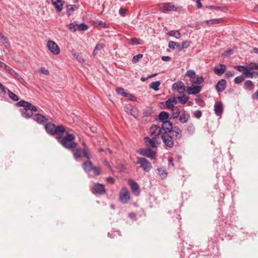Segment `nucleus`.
<instances>
[{
    "mask_svg": "<svg viewBox=\"0 0 258 258\" xmlns=\"http://www.w3.org/2000/svg\"><path fill=\"white\" fill-rule=\"evenodd\" d=\"M17 105L24 107L23 108L21 109L20 110L22 116L25 118H29L31 117H33V111H36L37 110L36 106L24 100L18 102Z\"/></svg>",
    "mask_w": 258,
    "mask_h": 258,
    "instance_id": "1",
    "label": "nucleus"
},
{
    "mask_svg": "<svg viewBox=\"0 0 258 258\" xmlns=\"http://www.w3.org/2000/svg\"><path fill=\"white\" fill-rule=\"evenodd\" d=\"M83 147L82 148H73L72 150L73 156L75 160H77L81 157L84 156L88 159L91 158L90 151L88 146L84 143H82Z\"/></svg>",
    "mask_w": 258,
    "mask_h": 258,
    "instance_id": "2",
    "label": "nucleus"
},
{
    "mask_svg": "<svg viewBox=\"0 0 258 258\" xmlns=\"http://www.w3.org/2000/svg\"><path fill=\"white\" fill-rule=\"evenodd\" d=\"M45 128L48 134L52 135H59L65 132V128L63 125L56 126L54 124L51 122L46 123L45 125Z\"/></svg>",
    "mask_w": 258,
    "mask_h": 258,
    "instance_id": "3",
    "label": "nucleus"
},
{
    "mask_svg": "<svg viewBox=\"0 0 258 258\" xmlns=\"http://www.w3.org/2000/svg\"><path fill=\"white\" fill-rule=\"evenodd\" d=\"M159 138L153 137L150 138L146 137L144 138V141L146 146L150 149H153L156 147V145L159 144Z\"/></svg>",
    "mask_w": 258,
    "mask_h": 258,
    "instance_id": "4",
    "label": "nucleus"
},
{
    "mask_svg": "<svg viewBox=\"0 0 258 258\" xmlns=\"http://www.w3.org/2000/svg\"><path fill=\"white\" fill-rule=\"evenodd\" d=\"M137 163L140 165L144 171L149 172L152 167V165L146 159L142 157L137 158Z\"/></svg>",
    "mask_w": 258,
    "mask_h": 258,
    "instance_id": "5",
    "label": "nucleus"
},
{
    "mask_svg": "<svg viewBox=\"0 0 258 258\" xmlns=\"http://www.w3.org/2000/svg\"><path fill=\"white\" fill-rule=\"evenodd\" d=\"M0 68L5 70L9 74H10L11 76L15 77L20 81L21 80H23L22 77H21L13 69L10 68L9 66H8L5 63L0 61Z\"/></svg>",
    "mask_w": 258,
    "mask_h": 258,
    "instance_id": "6",
    "label": "nucleus"
},
{
    "mask_svg": "<svg viewBox=\"0 0 258 258\" xmlns=\"http://www.w3.org/2000/svg\"><path fill=\"white\" fill-rule=\"evenodd\" d=\"M48 50L53 54L58 55L60 53V48L58 45L52 40H48L46 44Z\"/></svg>",
    "mask_w": 258,
    "mask_h": 258,
    "instance_id": "7",
    "label": "nucleus"
},
{
    "mask_svg": "<svg viewBox=\"0 0 258 258\" xmlns=\"http://www.w3.org/2000/svg\"><path fill=\"white\" fill-rule=\"evenodd\" d=\"M161 138L164 144L169 148H172L174 145L173 137L167 133H163Z\"/></svg>",
    "mask_w": 258,
    "mask_h": 258,
    "instance_id": "8",
    "label": "nucleus"
},
{
    "mask_svg": "<svg viewBox=\"0 0 258 258\" xmlns=\"http://www.w3.org/2000/svg\"><path fill=\"white\" fill-rule=\"evenodd\" d=\"M119 200L123 204L127 203L130 200V194L129 190L125 187H123L119 194Z\"/></svg>",
    "mask_w": 258,
    "mask_h": 258,
    "instance_id": "9",
    "label": "nucleus"
},
{
    "mask_svg": "<svg viewBox=\"0 0 258 258\" xmlns=\"http://www.w3.org/2000/svg\"><path fill=\"white\" fill-rule=\"evenodd\" d=\"M172 89L174 92L183 93L185 91V86L181 81H178L172 84Z\"/></svg>",
    "mask_w": 258,
    "mask_h": 258,
    "instance_id": "10",
    "label": "nucleus"
},
{
    "mask_svg": "<svg viewBox=\"0 0 258 258\" xmlns=\"http://www.w3.org/2000/svg\"><path fill=\"white\" fill-rule=\"evenodd\" d=\"M152 149L150 148H143L141 149L140 154L151 159H155L156 157V153L154 151H153Z\"/></svg>",
    "mask_w": 258,
    "mask_h": 258,
    "instance_id": "11",
    "label": "nucleus"
},
{
    "mask_svg": "<svg viewBox=\"0 0 258 258\" xmlns=\"http://www.w3.org/2000/svg\"><path fill=\"white\" fill-rule=\"evenodd\" d=\"M93 194H97L99 195H104L105 193V189L104 185L99 183H94L93 187L92 189Z\"/></svg>",
    "mask_w": 258,
    "mask_h": 258,
    "instance_id": "12",
    "label": "nucleus"
},
{
    "mask_svg": "<svg viewBox=\"0 0 258 258\" xmlns=\"http://www.w3.org/2000/svg\"><path fill=\"white\" fill-rule=\"evenodd\" d=\"M128 183L130 185L133 192L136 196L139 195L140 190L138 183L131 179L128 180Z\"/></svg>",
    "mask_w": 258,
    "mask_h": 258,
    "instance_id": "13",
    "label": "nucleus"
},
{
    "mask_svg": "<svg viewBox=\"0 0 258 258\" xmlns=\"http://www.w3.org/2000/svg\"><path fill=\"white\" fill-rule=\"evenodd\" d=\"M64 147L68 149H73L77 146V144L72 141H68L63 140H57Z\"/></svg>",
    "mask_w": 258,
    "mask_h": 258,
    "instance_id": "14",
    "label": "nucleus"
},
{
    "mask_svg": "<svg viewBox=\"0 0 258 258\" xmlns=\"http://www.w3.org/2000/svg\"><path fill=\"white\" fill-rule=\"evenodd\" d=\"M161 128L159 126L155 124L152 125L150 128L151 135L157 138H159V136L161 134Z\"/></svg>",
    "mask_w": 258,
    "mask_h": 258,
    "instance_id": "15",
    "label": "nucleus"
},
{
    "mask_svg": "<svg viewBox=\"0 0 258 258\" xmlns=\"http://www.w3.org/2000/svg\"><path fill=\"white\" fill-rule=\"evenodd\" d=\"M173 128L172 123L170 121L167 120L162 122L161 130H164L165 131L164 133H169L171 132Z\"/></svg>",
    "mask_w": 258,
    "mask_h": 258,
    "instance_id": "16",
    "label": "nucleus"
},
{
    "mask_svg": "<svg viewBox=\"0 0 258 258\" xmlns=\"http://www.w3.org/2000/svg\"><path fill=\"white\" fill-rule=\"evenodd\" d=\"M177 100L175 97H170L166 102V107L169 109H173L175 108L174 105L177 103Z\"/></svg>",
    "mask_w": 258,
    "mask_h": 258,
    "instance_id": "17",
    "label": "nucleus"
},
{
    "mask_svg": "<svg viewBox=\"0 0 258 258\" xmlns=\"http://www.w3.org/2000/svg\"><path fill=\"white\" fill-rule=\"evenodd\" d=\"M170 133L175 139H179L182 136V131L177 126L173 127Z\"/></svg>",
    "mask_w": 258,
    "mask_h": 258,
    "instance_id": "18",
    "label": "nucleus"
},
{
    "mask_svg": "<svg viewBox=\"0 0 258 258\" xmlns=\"http://www.w3.org/2000/svg\"><path fill=\"white\" fill-rule=\"evenodd\" d=\"M202 87L199 85H196L194 87H187L186 92L188 94L195 95L200 92Z\"/></svg>",
    "mask_w": 258,
    "mask_h": 258,
    "instance_id": "19",
    "label": "nucleus"
},
{
    "mask_svg": "<svg viewBox=\"0 0 258 258\" xmlns=\"http://www.w3.org/2000/svg\"><path fill=\"white\" fill-rule=\"evenodd\" d=\"M214 111L217 116H221L223 111V106L221 102H216L214 105Z\"/></svg>",
    "mask_w": 258,
    "mask_h": 258,
    "instance_id": "20",
    "label": "nucleus"
},
{
    "mask_svg": "<svg viewBox=\"0 0 258 258\" xmlns=\"http://www.w3.org/2000/svg\"><path fill=\"white\" fill-rule=\"evenodd\" d=\"M32 118L39 124H42L47 120V118L44 115L39 113L33 114Z\"/></svg>",
    "mask_w": 258,
    "mask_h": 258,
    "instance_id": "21",
    "label": "nucleus"
},
{
    "mask_svg": "<svg viewBox=\"0 0 258 258\" xmlns=\"http://www.w3.org/2000/svg\"><path fill=\"white\" fill-rule=\"evenodd\" d=\"M226 81L225 79L219 80L216 85V89L218 92H222L226 88Z\"/></svg>",
    "mask_w": 258,
    "mask_h": 258,
    "instance_id": "22",
    "label": "nucleus"
},
{
    "mask_svg": "<svg viewBox=\"0 0 258 258\" xmlns=\"http://www.w3.org/2000/svg\"><path fill=\"white\" fill-rule=\"evenodd\" d=\"M226 67L225 64H220L217 67L214 69V72L215 74L220 76L224 73Z\"/></svg>",
    "mask_w": 258,
    "mask_h": 258,
    "instance_id": "23",
    "label": "nucleus"
},
{
    "mask_svg": "<svg viewBox=\"0 0 258 258\" xmlns=\"http://www.w3.org/2000/svg\"><path fill=\"white\" fill-rule=\"evenodd\" d=\"M163 8H164L163 12L167 11H176L177 8L172 3H167L162 4Z\"/></svg>",
    "mask_w": 258,
    "mask_h": 258,
    "instance_id": "24",
    "label": "nucleus"
},
{
    "mask_svg": "<svg viewBox=\"0 0 258 258\" xmlns=\"http://www.w3.org/2000/svg\"><path fill=\"white\" fill-rule=\"evenodd\" d=\"M53 6L57 9L58 12L62 10L63 3L62 0H51Z\"/></svg>",
    "mask_w": 258,
    "mask_h": 258,
    "instance_id": "25",
    "label": "nucleus"
},
{
    "mask_svg": "<svg viewBox=\"0 0 258 258\" xmlns=\"http://www.w3.org/2000/svg\"><path fill=\"white\" fill-rule=\"evenodd\" d=\"M190 118L189 114L183 111L179 116V120L182 123H186Z\"/></svg>",
    "mask_w": 258,
    "mask_h": 258,
    "instance_id": "26",
    "label": "nucleus"
},
{
    "mask_svg": "<svg viewBox=\"0 0 258 258\" xmlns=\"http://www.w3.org/2000/svg\"><path fill=\"white\" fill-rule=\"evenodd\" d=\"M93 167L92 163L89 160L85 161L83 164V168L86 172L91 171Z\"/></svg>",
    "mask_w": 258,
    "mask_h": 258,
    "instance_id": "27",
    "label": "nucleus"
},
{
    "mask_svg": "<svg viewBox=\"0 0 258 258\" xmlns=\"http://www.w3.org/2000/svg\"><path fill=\"white\" fill-rule=\"evenodd\" d=\"M75 139V137L73 134H67L64 137H62L61 136H58L57 137V140H63L68 141H72Z\"/></svg>",
    "mask_w": 258,
    "mask_h": 258,
    "instance_id": "28",
    "label": "nucleus"
},
{
    "mask_svg": "<svg viewBox=\"0 0 258 258\" xmlns=\"http://www.w3.org/2000/svg\"><path fill=\"white\" fill-rule=\"evenodd\" d=\"M71 53L74 58L77 59L80 62L83 63L85 62V59L82 57L81 54L76 52L75 50H72Z\"/></svg>",
    "mask_w": 258,
    "mask_h": 258,
    "instance_id": "29",
    "label": "nucleus"
},
{
    "mask_svg": "<svg viewBox=\"0 0 258 258\" xmlns=\"http://www.w3.org/2000/svg\"><path fill=\"white\" fill-rule=\"evenodd\" d=\"M204 81L203 77H197L196 75L195 77H193L190 79V81L192 83L200 85Z\"/></svg>",
    "mask_w": 258,
    "mask_h": 258,
    "instance_id": "30",
    "label": "nucleus"
},
{
    "mask_svg": "<svg viewBox=\"0 0 258 258\" xmlns=\"http://www.w3.org/2000/svg\"><path fill=\"white\" fill-rule=\"evenodd\" d=\"M116 91L117 94L121 95V96H124L125 97H133V95L132 94H128L127 92H125L124 89L122 88H117L116 89Z\"/></svg>",
    "mask_w": 258,
    "mask_h": 258,
    "instance_id": "31",
    "label": "nucleus"
},
{
    "mask_svg": "<svg viewBox=\"0 0 258 258\" xmlns=\"http://www.w3.org/2000/svg\"><path fill=\"white\" fill-rule=\"evenodd\" d=\"M159 119L160 121L163 122L164 121H167L168 117H169V114L168 113L165 112V111H162L160 113V114L158 115Z\"/></svg>",
    "mask_w": 258,
    "mask_h": 258,
    "instance_id": "32",
    "label": "nucleus"
},
{
    "mask_svg": "<svg viewBox=\"0 0 258 258\" xmlns=\"http://www.w3.org/2000/svg\"><path fill=\"white\" fill-rule=\"evenodd\" d=\"M243 88L245 90H251L254 88V84L250 80H247L244 82Z\"/></svg>",
    "mask_w": 258,
    "mask_h": 258,
    "instance_id": "33",
    "label": "nucleus"
},
{
    "mask_svg": "<svg viewBox=\"0 0 258 258\" xmlns=\"http://www.w3.org/2000/svg\"><path fill=\"white\" fill-rule=\"evenodd\" d=\"M78 9L75 5H69L67 6V14L70 16L73 12Z\"/></svg>",
    "mask_w": 258,
    "mask_h": 258,
    "instance_id": "34",
    "label": "nucleus"
},
{
    "mask_svg": "<svg viewBox=\"0 0 258 258\" xmlns=\"http://www.w3.org/2000/svg\"><path fill=\"white\" fill-rule=\"evenodd\" d=\"M167 34L176 38V39H179L181 37L180 32L177 30H171L167 33Z\"/></svg>",
    "mask_w": 258,
    "mask_h": 258,
    "instance_id": "35",
    "label": "nucleus"
},
{
    "mask_svg": "<svg viewBox=\"0 0 258 258\" xmlns=\"http://www.w3.org/2000/svg\"><path fill=\"white\" fill-rule=\"evenodd\" d=\"M160 84L161 83L160 81H157L153 82L150 84V87L153 89L154 90L157 91L159 90V87L160 86Z\"/></svg>",
    "mask_w": 258,
    "mask_h": 258,
    "instance_id": "36",
    "label": "nucleus"
},
{
    "mask_svg": "<svg viewBox=\"0 0 258 258\" xmlns=\"http://www.w3.org/2000/svg\"><path fill=\"white\" fill-rule=\"evenodd\" d=\"M105 44L103 43L97 44L93 50V54L94 55H96L97 54L98 52L101 50L102 48H103L105 47Z\"/></svg>",
    "mask_w": 258,
    "mask_h": 258,
    "instance_id": "37",
    "label": "nucleus"
},
{
    "mask_svg": "<svg viewBox=\"0 0 258 258\" xmlns=\"http://www.w3.org/2000/svg\"><path fill=\"white\" fill-rule=\"evenodd\" d=\"M131 44L134 45H141L143 43V41L140 39L134 37L131 39Z\"/></svg>",
    "mask_w": 258,
    "mask_h": 258,
    "instance_id": "38",
    "label": "nucleus"
},
{
    "mask_svg": "<svg viewBox=\"0 0 258 258\" xmlns=\"http://www.w3.org/2000/svg\"><path fill=\"white\" fill-rule=\"evenodd\" d=\"M168 47L172 49L178 48L180 50V45H179L178 43L174 41H169L168 43Z\"/></svg>",
    "mask_w": 258,
    "mask_h": 258,
    "instance_id": "39",
    "label": "nucleus"
},
{
    "mask_svg": "<svg viewBox=\"0 0 258 258\" xmlns=\"http://www.w3.org/2000/svg\"><path fill=\"white\" fill-rule=\"evenodd\" d=\"M186 131L189 134H193L195 131V128L194 124L192 123H189L186 126Z\"/></svg>",
    "mask_w": 258,
    "mask_h": 258,
    "instance_id": "40",
    "label": "nucleus"
},
{
    "mask_svg": "<svg viewBox=\"0 0 258 258\" xmlns=\"http://www.w3.org/2000/svg\"><path fill=\"white\" fill-rule=\"evenodd\" d=\"M8 94L9 95V97L13 101H17L19 99V96L14 94L10 90H8Z\"/></svg>",
    "mask_w": 258,
    "mask_h": 258,
    "instance_id": "41",
    "label": "nucleus"
},
{
    "mask_svg": "<svg viewBox=\"0 0 258 258\" xmlns=\"http://www.w3.org/2000/svg\"><path fill=\"white\" fill-rule=\"evenodd\" d=\"M172 111V117L173 119L177 118L180 115V111L177 107L171 109Z\"/></svg>",
    "mask_w": 258,
    "mask_h": 258,
    "instance_id": "42",
    "label": "nucleus"
},
{
    "mask_svg": "<svg viewBox=\"0 0 258 258\" xmlns=\"http://www.w3.org/2000/svg\"><path fill=\"white\" fill-rule=\"evenodd\" d=\"M68 28L72 32H75L78 30V24L75 22L70 23L68 25Z\"/></svg>",
    "mask_w": 258,
    "mask_h": 258,
    "instance_id": "43",
    "label": "nucleus"
},
{
    "mask_svg": "<svg viewBox=\"0 0 258 258\" xmlns=\"http://www.w3.org/2000/svg\"><path fill=\"white\" fill-rule=\"evenodd\" d=\"M157 171L158 174L161 178L164 179L167 177V173L164 169L162 168H158Z\"/></svg>",
    "mask_w": 258,
    "mask_h": 258,
    "instance_id": "44",
    "label": "nucleus"
},
{
    "mask_svg": "<svg viewBox=\"0 0 258 258\" xmlns=\"http://www.w3.org/2000/svg\"><path fill=\"white\" fill-rule=\"evenodd\" d=\"M177 99L180 103L181 104H184L187 102L188 97L185 96H178L177 97Z\"/></svg>",
    "mask_w": 258,
    "mask_h": 258,
    "instance_id": "45",
    "label": "nucleus"
},
{
    "mask_svg": "<svg viewBox=\"0 0 258 258\" xmlns=\"http://www.w3.org/2000/svg\"><path fill=\"white\" fill-rule=\"evenodd\" d=\"M196 75V72L192 70L187 71L185 74L186 77H189L190 79L193 77H195Z\"/></svg>",
    "mask_w": 258,
    "mask_h": 258,
    "instance_id": "46",
    "label": "nucleus"
},
{
    "mask_svg": "<svg viewBox=\"0 0 258 258\" xmlns=\"http://www.w3.org/2000/svg\"><path fill=\"white\" fill-rule=\"evenodd\" d=\"M88 27L84 23H81L79 25H78V30L79 31H85L88 29Z\"/></svg>",
    "mask_w": 258,
    "mask_h": 258,
    "instance_id": "47",
    "label": "nucleus"
},
{
    "mask_svg": "<svg viewBox=\"0 0 258 258\" xmlns=\"http://www.w3.org/2000/svg\"><path fill=\"white\" fill-rule=\"evenodd\" d=\"M244 79V76L243 75L236 77L234 79V82L236 84H239L241 83Z\"/></svg>",
    "mask_w": 258,
    "mask_h": 258,
    "instance_id": "48",
    "label": "nucleus"
},
{
    "mask_svg": "<svg viewBox=\"0 0 258 258\" xmlns=\"http://www.w3.org/2000/svg\"><path fill=\"white\" fill-rule=\"evenodd\" d=\"M190 44V42L188 41H185L183 42L182 44V45H180V50L188 48Z\"/></svg>",
    "mask_w": 258,
    "mask_h": 258,
    "instance_id": "49",
    "label": "nucleus"
},
{
    "mask_svg": "<svg viewBox=\"0 0 258 258\" xmlns=\"http://www.w3.org/2000/svg\"><path fill=\"white\" fill-rule=\"evenodd\" d=\"M205 22L208 24H215L220 23L221 20L220 19H213L210 21H206Z\"/></svg>",
    "mask_w": 258,
    "mask_h": 258,
    "instance_id": "50",
    "label": "nucleus"
},
{
    "mask_svg": "<svg viewBox=\"0 0 258 258\" xmlns=\"http://www.w3.org/2000/svg\"><path fill=\"white\" fill-rule=\"evenodd\" d=\"M248 68L249 69H256L258 70V63L254 62L249 63L248 65Z\"/></svg>",
    "mask_w": 258,
    "mask_h": 258,
    "instance_id": "51",
    "label": "nucleus"
},
{
    "mask_svg": "<svg viewBox=\"0 0 258 258\" xmlns=\"http://www.w3.org/2000/svg\"><path fill=\"white\" fill-rule=\"evenodd\" d=\"M2 43L6 48H7L8 50L10 49V44L7 38L3 40Z\"/></svg>",
    "mask_w": 258,
    "mask_h": 258,
    "instance_id": "52",
    "label": "nucleus"
},
{
    "mask_svg": "<svg viewBox=\"0 0 258 258\" xmlns=\"http://www.w3.org/2000/svg\"><path fill=\"white\" fill-rule=\"evenodd\" d=\"M94 174L98 175L100 174L101 169L99 167L93 166L92 170Z\"/></svg>",
    "mask_w": 258,
    "mask_h": 258,
    "instance_id": "53",
    "label": "nucleus"
},
{
    "mask_svg": "<svg viewBox=\"0 0 258 258\" xmlns=\"http://www.w3.org/2000/svg\"><path fill=\"white\" fill-rule=\"evenodd\" d=\"M143 57V55L141 54H139L136 55L133 57V61L134 62H137L139 61V60Z\"/></svg>",
    "mask_w": 258,
    "mask_h": 258,
    "instance_id": "54",
    "label": "nucleus"
},
{
    "mask_svg": "<svg viewBox=\"0 0 258 258\" xmlns=\"http://www.w3.org/2000/svg\"><path fill=\"white\" fill-rule=\"evenodd\" d=\"M194 116L197 118H200L202 115V111L200 110H196L194 113Z\"/></svg>",
    "mask_w": 258,
    "mask_h": 258,
    "instance_id": "55",
    "label": "nucleus"
},
{
    "mask_svg": "<svg viewBox=\"0 0 258 258\" xmlns=\"http://www.w3.org/2000/svg\"><path fill=\"white\" fill-rule=\"evenodd\" d=\"M40 72L46 75H49V71L44 67H41L40 69Z\"/></svg>",
    "mask_w": 258,
    "mask_h": 258,
    "instance_id": "56",
    "label": "nucleus"
},
{
    "mask_svg": "<svg viewBox=\"0 0 258 258\" xmlns=\"http://www.w3.org/2000/svg\"><path fill=\"white\" fill-rule=\"evenodd\" d=\"M243 74L248 77L252 78L253 77V73H251L246 68V70H244Z\"/></svg>",
    "mask_w": 258,
    "mask_h": 258,
    "instance_id": "57",
    "label": "nucleus"
},
{
    "mask_svg": "<svg viewBox=\"0 0 258 258\" xmlns=\"http://www.w3.org/2000/svg\"><path fill=\"white\" fill-rule=\"evenodd\" d=\"M0 89L2 91V92L4 93V94H5L8 93V90H9L8 88H6L1 82H0Z\"/></svg>",
    "mask_w": 258,
    "mask_h": 258,
    "instance_id": "58",
    "label": "nucleus"
},
{
    "mask_svg": "<svg viewBox=\"0 0 258 258\" xmlns=\"http://www.w3.org/2000/svg\"><path fill=\"white\" fill-rule=\"evenodd\" d=\"M237 70L241 72L243 70H246V67L244 66H237L234 67Z\"/></svg>",
    "mask_w": 258,
    "mask_h": 258,
    "instance_id": "59",
    "label": "nucleus"
},
{
    "mask_svg": "<svg viewBox=\"0 0 258 258\" xmlns=\"http://www.w3.org/2000/svg\"><path fill=\"white\" fill-rule=\"evenodd\" d=\"M119 13L120 16H124L126 13V10L123 8H120L119 11Z\"/></svg>",
    "mask_w": 258,
    "mask_h": 258,
    "instance_id": "60",
    "label": "nucleus"
},
{
    "mask_svg": "<svg viewBox=\"0 0 258 258\" xmlns=\"http://www.w3.org/2000/svg\"><path fill=\"white\" fill-rule=\"evenodd\" d=\"M234 75V72L233 71H228L226 73V76L228 77H230L233 76Z\"/></svg>",
    "mask_w": 258,
    "mask_h": 258,
    "instance_id": "61",
    "label": "nucleus"
},
{
    "mask_svg": "<svg viewBox=\"0 0 258 258\" xmlns=\"http://www.w3.org/2000/svg\"><path fill=\"white\" fill-rule=\"evenodd\" d=\"M127 108L128 109H131V110L133 111V112H132V115L136 117V114L135 113L134 110H136V108H133V106L132 105H130L127 106Z\"/></svg>",
    "mask_w": 258,
    "mask_h": 258,
    "instance_id": "62",
    "label": "nucleus"
},
{
    "mask_svg": "<svg viewBox=\"0 0 258 258\" xmlns=\"http://www.w3.org/2000/svg\"><path fill=\"white\" fill-rule=\"evenodd\" d=\"M168 166L171 167L173 166V159L172 157L168 158Z\"/></svg>",
    "mask_w": 258,
    "mask_h": 258,
    "instance_id": "63",
    "label": "nucleus"
},
{
    "mask_svg": "<svg viewBox=\"0 0 258 258\" xmlns=\"http://www.w3.org/2000/svg\"><path fill=\"white\" fill-rule=\"evenodd\" d=\"M106 180L108 183H113L114 182V179L111 177H108L106 178Z\"/></svg>",
    "mask_w": 258,
    "mask_h": 258,
    "instance_id": "64",
    "label": "nucleus"
}]
</instances>
